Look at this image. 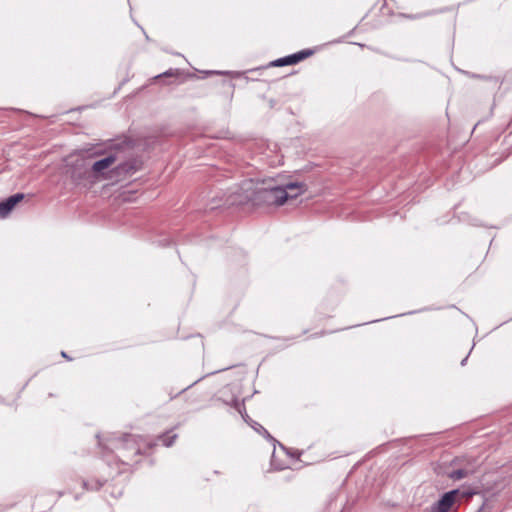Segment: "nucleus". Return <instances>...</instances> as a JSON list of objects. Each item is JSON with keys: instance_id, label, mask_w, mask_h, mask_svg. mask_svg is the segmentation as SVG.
I'll list each match as a JSON object with an SVG mask.
<instances>
[{"instance_id": "1", "label": "nucleus", "mask_w": 512, "mask_h": 512, "mask_svg": "<svg viewBox=\"0 0 512 512\" xmlns=\"http://www.w3.org/2000/svg\"><path fill=\"white\" fill-rule=\"evenodd\" d=\"M95 154L104 155L91 166V171L95 175H102L111 168L117 175H131L141 165V162L133 155V145L128 139L111 140L105 152L96 151Z\"/></svg>"}, {"instance_id": "2", "label": "nucleus", "mask_w": 512, "mask_h": 512, "mask_svg": "<svg viewBox=\"0 0 512 512\" xmlns=\"http://www.w3.org/2000/svg\"><path fill=\"white\" fill-rule=\"evenodd\" d=\"M244 199L256 205H282L288 199L296 198L301 193V185L290 182L285 185L275 184L274 180L264 181L260 186L252 180H245L241 185Z\"/></svg>"}, {"instance_id": "3", "label": "nucleus", "mask_w": 512, "mask_h": 512, "mask_svg": "<svg viewBox=\"0 0 512 512\" xmlns=\"http://www.w3.org/2000/svg\"><path fill=\"white\" fill-rule=\"evenodd\" d=\"M112 444L117 450L116 457L125 465H131L133 457L142 454L143 448L152 446L143 437L131 434L125 435L123 439Z\"/></svg>"}, {"instance_id": "4", "label": "nucleus", "mask_w": 512, "mask_h": 512, "mask_svg": "<svg viewBox=\"0 0 512 512\" xmlns=\"http://www.w3.org/2000/svg\"><path fill=\"white\" fill-rule=\"evenodd\" d=\"M315 52H316L315 49H303L296 53L279 58V59L273 61L271 64H272V66H275V67L295 65V64L305 60L306 58L312 56L313 54H315Z\"/></svg>"}, {"instance_id": "5", "label": "nucleus", "mask_w": 512, "mask_h": 512, "mask_svg": "<svg viewBox=\"0 0 512 512\" xmlns=\"http://www.w3.org/2000/svg\"><path fill=\"white\" fill-rule=\"evenodd\" d=\"M460 495L458 489L446 492L440 500L432 506V512H449L456 502L457 497Z\"/></svg>"}, {"instance_id": "6", "label": "nucleus", "mask_w": 512, "mask_h": 512, "mask_svg": "<svg viewBox=\"0 0 512 512\" xmlns=\"http://www.w3.org/2000/svg\"><path fill=\"white\" fill-rule=\"evenodd\" d=\"M24 199L23 193H16L0 202V219L5 218L12 209Z\"/></svg>"}, {"instance_id": "7", "label": "nucleus", "mask_w": 512, "mask_h": 512, "mask_svg": "<svg viewBox=\"0 0 512 512\" xmlns=\"http://www.w3.org/2000/svg\"><path fill=\"white\" fill-rule=\"evenodd\" d=\"M88 172V168L85 166L84 161H80V163L72 169L70 176L72 181L76 185H79L83 180L87 179Z\"/></svg>"}, {"instance_id": "8", "label": "nucleus", "mask_w": 512, "mask_h": 512, "mask_svg": "<svg viewBox=\"0 0 512 512\" xmlns=\"http://www.w3.org/2000/svg\"><path fill=\"white\" fill-rule=\"evenodd\" d=\"M471 473L468 469H457L449 474V477L453 480H461L467 477Z\"/></svg>"}, {"instance_id": "9", "label": "nucleus", "mask_w": 512, "mask_h": 512, "mask_svg": "<svg viewBox=\"0 0 512 512\" xmlns=\"http://www.w3.org/2000/svg\"><path fill=\"white\" fill-rule=\"evenodd\" d=\"M83 486L87 490H98L103 486V482L100 480H90V481H84Z\"/></svg>"}, {"instance_id": "10", "label": "nucleus", "mask_w": 512, "mask_h": 512, "mask_svg": "<svg viewBox=\"0 0 512 512\" xmlns=\"http://www.w3.org/2000/svg\"><path fill=\"white\" fill-rule=\"evenodd\" d=\"M176 438H177V434L170 435V432L160 436V439L162 440L163 445L166 447L172 446V444L174 443Z\"/></svg>"}, {"instance_id": "11", "label": "nucleus", "mask_w": 512, "mask_h": 512, "mask_svg": "<svg viewBox=\"0 0 512 512\" xmlns=\"http://www.w3.org/2000/svg\"><path fill=\"white\" fill-rule=\"evenodd\" d=\"M232 406L242 415L243 419L248 422V420L246 419V417H248L246 414L244 415L243 412H242V409H244V404L243 402H240L238 399H234L232 401Z\"/></svg>"}, {"instance_id": "12", "label": "nucleus", "mask_w": 512, "mask_h": 512, "mask_svg": "<svg viewBox=\"0 0 512 512\" xmlns=\"http://www.w3.org/2000/svg\"><path fill=\"white\" fill-rule=\"evenodd\" d=\"M178 75H179L178 69H169V70L165 71L164 73L155 76V79H159L162 77H176Z\"/></svg>"}, {"instance_id": "13", "label": "nucleus", "mask_w": 512, "mask_h": 512, "mask_svg": "<svg viewBox=\"0 0 512 512\" xmlns=\"http://www.w3.org/2000/svg\"><path fill=\"white\" fill-rule=\"evenodd\" d=\"M252 427H253L257 432H263L265 435L269 436V433L267 432V430H266L262 425H260L259 423L254 422V424L252 425Z\"/></svg>"}, {"instance_id": "14", "label": "nucleus", "mask_w": 512, "mask_h": 512, "mask_svg": "<svg viewBox=\"0 0 512 512\" xmlns=\"http://www.w3.org/2000/svg\"><path fill=\"white\" fill-rule=\"evenodd\" d=\"M61 355L65 358H68L67 354L65 352H62Z\"/></svg>"}, {"instance_id": "15", "label": "nucleus", "mask_w": 512, "mask_h": 512, "mask_svg": "<svg viewBox=\"0 0 512 512\" xmlns=\"http://www.w3.org/2000/svg\"><path fill=\"white\" fill-rule=\"evenodd\" d=\"M211 73H215V71H212ZM216 74H223V72L216 71Z\"/></svg>"}, {"instance_id": "16", "label": "nucleus", "mask_w": 512, "mask_h": 512, "mask_svg": "<svg viewBox=\"0 0 512 512\" xmlns=\"http://www.w3.org/2000/svg\"><path fill=\"white\" fill-rule=\"evenodd\" d=\"M466 360H467V358L463 359V361L461 362V364H462V365H464V364H465V362H466Z\"/></svg>"}, {"instance_id": "17", "label": "nucleus", "mask_w": 512, "mask_h": 512, "mask_svg": "<svg viewBox=\"0 0 512 512\" xmlns=\"http://www.w3.org/2000/svg\"><path fill=\"white\" fill-rule=\"evenodd\" d=\"M99 445H103L104 448H107V446H105L101 441H99Z\"/></svg>"}]
</instances>
